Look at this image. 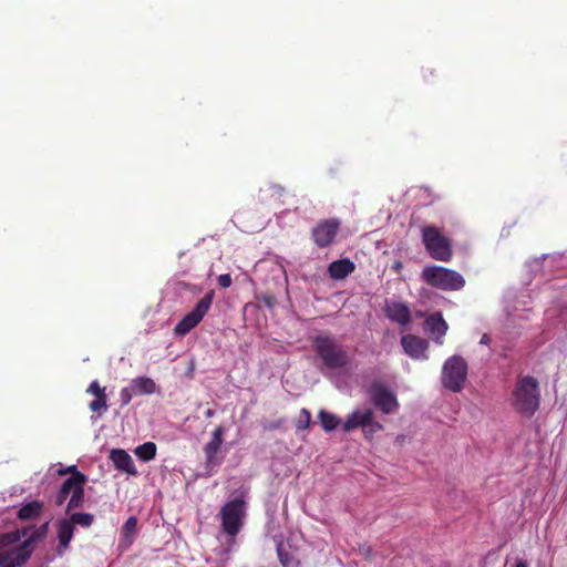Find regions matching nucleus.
Masks as SVG:
<instances>
[{
	"instance_id": "f257e3e1",
	"label": "nucleus",
	"mask_w": 567,
	"mask_h": 567,
	"mask_svg": "<svg viewBox=\"0 0 567 567\" xmlns=\"http://www.w3.org/2000/svg\"><path fill=\"white\" fill-rule=\"evenodd\" d=\"M511 403L517 413L532 417L540 404V389L537 379L530 375L519 377L513 389Z\"/></svg>"
},
{
	"instance_id": "f03ea898",
	"label": "nucleus",
	"mask_w": 567,
	"mask_h": 567,
	"mask_svg": "<svg viewBox=\"0 0 567 567\" xmlns=\"http://www.w3.org/2000/svg\"><path fill=\"white\" fill-rule=\"evenodd\" d=\"M421 279L429 286L443 291H457L465 286V279L458 271L437 265L425 266L422 269Z\"/></svg>"
},
{
	"instance_id": "7ed1b4c3",
	"label": "nucleus",
	"mask_w": 567,
	"mask_h": 567,
	"mask_svg": "<svg viewBox=\"0 0 567 567\" xmlns=\"http://www.w3.org/2000/svg\"><path fill=\"white\" fill-rule=\"evenodd\" d=\"M421 239L431 258L439 261H450L453 258L452 240L436 226L424 225L421 227Z\"/></svg>"
},
{
	"instance_id": "20e7f679",
	"label": "nucleus",
	"mask_w": 567,
	"mask_h": 567,
	"mask_svg": "<svg viewBox=\"0 0 567 567\" xmlns=\"http://www.w3.org/2000/svg\"><path fill=\"white\" fill-rule=\"evenodd\" d=\"M313 347L317 355L329 369H342L350 362L348 352L330 336H317Z\"/></svg>"
},
{
	"instance_id": "39448f33",
	"label": "nucleus",
	"mask_w": 567,
	"mask_h": 567,
	"mask_svg": "<svg viewBox=\"0 0 567 567\" xmlns=\"http://www.w3.org/2000/svg\"><path fill=\"white\" fill-rule=\"evenodd\" d=\"M223 532L234 538L244 526L246 516V502L243 497L228 501L219 511Z\"/></svg>"
},
{
	"instance_id": "423d86ee",
	"label": "nucleus",
	"mask_w": 567,
	"mask_h": 567,
	"mask_svg": "<svg viewBox=\"0 0 567 567\" xmlns=\"http://www.w3.org/2000/svg\"><path fill=\"white\" fill-rule=\"evenodd\" d=\"M467 363L461 355H452L442 368L441 381L445 389L461 392L467 377Z\"/></svg>"
},
{
	"instance_id": "0eeeda50",
	"label": "nucleus",
	"mask_w": 567,
	"mask_h": 567,
	"mask_svg": "<svg viewBox=\"0 0 567 567\" xmlns=\"http://www.w3.org/2000/svg\"><path fill=\"white\" fill-rule=\"evenodd\" d=\"M215 292L208 291L184 318L175 326L174 333L185 336L190 332L207 315L212 307Z\"/></svg>"
},
{
	"instance_id": "6e6552de",
	"label": "nucleus",
	"mask_w": 567,
	"mask_h": 567,
	"mask_svg": "<svg viewBox=\"0 0 567 567\" xmlns=\"http://www.w3.org/2000/svg\"><path fill=\"white\" fill-rule=\"evenodd\" d=\"M369 396L374 406L384 414L394 413L399 409L396 395L383 383L373 382L368 389Z\"/></svg>"
},
{
	"instance_id": "1a4fd4ad",
	"label": "nucleus",
	"mask_w": 567,
	"mask_h": 567,
	"mask_svg": "<svg viewBox=\"0 0 567 567\" xmlns=\"http://www.w3.org/2000/svg\"><path fill=\"white\" fill-rule=\"evenodd\" d=\"M362 427L367 433H375L383 429L382 424L373 420L372 410L354 411L352 412L347 421L343 423V431L350 432L354 429Z\"/></svg>"
},
{
	"instance_id": "9d476101",
	"label": "nucleus",
	"mask_w": 567,
	"mask_h": 567,
	"mask_svg": "<svg viewBox=\"0 0 567 567\" xmlns=\"http://www.w3.org/2000/svg\"><path fill=\"white\" fill-rule=\"evenodd\" d=\"M340 225V220L336 218L320 220L311 230L315 244L319 248L329 247L333 243Z\"/></svg>"
},
{
	"instance_id": "9b49d317",
	"label": "nucleus",
	"mask_w": 567,
	"mask_h": 567,
	"mask_svg": "<svg viewBox=\"0 0 567 567\" xmlns=\"http://www.w3.org/2000/svg\"><path fill=\"white\" fill-rule=\"evenodd\" d=\"M225 433V427L223 425L217 426L209 442H207L204 446L205 453V467L209 471L214 470L220 462L217 458V454L223 444V436Z\"/></svg>"
},
{
	"instance_id": "f8f14e48",
	"label": "nucleus",
	"mask_w": 567,
	"mask_h": 567,
	"mask_svg": "<svg viewBox=\"0 0 567 567\" xmlns=\"http://www.w3.org/2000/svg\"><path fill=\"white\" fill-rule=\"evenodd\" d=\"M384 313L389 320L400 326H406L411 322L412 316L409 306L396 300H386Z\"/></svg>"
},
{
	"instance_id": "ddd939ff",
	"label": "nucleus",
	"mask_w": 567,
	"mask_h": 567,
	"mask_svg": "<svg viewBox=\"0 0 567 567\" xmlns=\"http://www.w3.org/2000/svg\"><path fill=\"white\" fill-rule=\"evenodd\" d=\"M401 344L409 357L413 359L427 358L425 352L429 348V342L425 339L414 334H406L401 338Z\"/></svg>"
},
{
	"instance_id": "4468645a",
	"label": "nucleus",
	"mask_w": 567,
	"mask_h": 567,
	"mask_svg": "<svg viewBox=\"0 0 567 567\" xmlns=\"http://www.w3.org/2000/svg\"><path fill=\"white\" fill-rule=\"evenodd\" d=\"M424 328L437 344H443V338L449 329V326L441 312H434L430 315L425 319Z\"/></svg>"
},
{
	"instance_id": "2eb2a0df",
	"label": "nucleus",
	"mask_w": 567,
	"mask_h": 567,
	"mask_svg": "<svg viewBox=\"0 0 567 567\" xmlns=\"http://www.w3.org/2000/svg\"><path fill=\"white\" fill-rule=\"evenodd\" d=\"M355 265L348 258L332 261L328 267V274L333 280H342L352 274Z\"/></svg>"
},
{
	"instance_id": "dca6fc26",
	"label": "nucleus",
	"mask_w": 567,
	"mask_h": 567,
	"mask_svg": "<svg viewBox=\"0 0 567 567\" xmlns=\"http://www.w3.org/2000/svg\"><path fill=\"white\" fill-rule=\"evenodd\" d=\"M111 460L115 467L127 474L136 475L137 471L131 455L124 450H113L111 452Z\"/></svg>"
},
{
	"instance_id": "f3484780",
	"label": "nucleus",
	"mask_w": 567,
	"mask_h": 567,
	"mask_svg": "<svg viewBox=\"0 0 567 567\" xmlns=\"http://www.w3.org/2000/svg\"><path fill=\"white\" fill-rule=\"evenodd\" d=\"M76 477L78 481L71 492L66 512L82 507L84 502V484L86 482V476L83 473H76Z\"/></svg>"
},
{
	"instance_id": "a211bd4d",
	"label": "nucleus",
	"mask_w": 567,
	"mask_h": 567,
	"mask_svg": "<svg viewBox=\"0 0 567 567\" xmlns=\"http://www.w3.org/2000/svg\"><path fill=\"white\" fill-rule=\"evenodd\" d=\"M74 527L72 523L68 519H60L58 522V539H59V549L58 554L61 556L63 550H65L73 537Z\"/></svg>"
},
{
	"instance_id": "6ab92c4d",
	"label": "nucleus",
	"mask_w": 567,
	"mask_h": 567,
	"mask_svg": "<svg viewBox=\"0 0 567 567\" xmlns=\"http://www.w3.org/2000/svg\"><path fill=\"white\" fill-rule=\"evenodd\" d=\"M135 395L153 394L157 391V384L148 377H137L131 381Z\"/></svg>"
},
{
	"instance_id": "aec40b11",
	"label": "nucleus",
	"mask_w": 567,
	"mask_h": 567,
	"mask_svg": "<svg viewBox=\"0 0 567 567\" xmlns=\"http://www.w3.org/2000/svg\"><path fill=\"white\" fill-rule=\"evenodd\" d=\"M43 511V503L40 501H31L23 505L17 513V517L21 520L35 519Z\"/></svg>"
},
{
	"instance_id": "412c9836",
	"label": "nucleus",
	"mask_w": 567,
	"mask_h": 567,
	"mask_svg": "<svg viewBox=\"0 0 567 567\" xmlns=\"http://www.w3.org/2000/svg\"><path fill=\"white\" fill-rule=\"evenodd\" d=\"M76 481H78V477L75 474L74 476L68 477L63 482V484L61 485V487L55 496V499H54V503L56 506H61L66 501V498L71 495V492H72L74 485L76 484Z\"/></svg>"
},
{
	"instance_id": "4be33fe9",
	"label": "nucleus",
	"mask_w": 567,
	"mask_h": 567,
	"mask_svg": "<svg viewBox=\"0 0 567 567\" xmlns=\"http://www.w3.org/2000/svg\"><path fill=\"white\" fill-rule=\"evenodd\" d=\"M156 451H157V447L154 442H145V443L138 445L134 450V453L140 461L150 462L155 458Z\"/></svg>"
},
{
	"instance_id": "5701e85b",
	"label": "nucleus",
	"mask_w": 567,
	"mask_h": 567,
	"mask_svg": "<svg viewBox=\"0 0 567 567\" xmlns=\"http://www.w3.org/2000/svg\"><path fill=\"white\" fill-rule=\"evenodd\" d=\"M277 554L282 567H300V561L281 543L277 546Z\"/></svg>"
},
{
	"instance_id": "b1692460",
	"label": "nucleus",
	"mask_w": 567,
	"mask_h": 567,
	"mask_svg": "<svg viewBox=\"0 0 567 567\" xmlns=\"http://www.w3.org/2000/svg\"><path fill=\"white\" fill-rule=\"evenodd\" d=\"M321 426L326 432H331L338 427L340 424V419H338L334 414H331L324 410H321L318 414Z\"/></svg>"
},
{
	"instance_id": "393cba45",
	"label": "nucleus",
	"mask_w": 567,
	"mask_h": 567,
	"mask_svg": "<svg viewBox=\"0 0 567 567\" xmlns=\"http://www.w3.org/2000/svg\"><path fill=\"white\" fill-rule=\"evenodd\" d=\"M74 525H81L83 527H90L94 522V516L89 513H73L68 519Z\"/></svg>"
},
{
	"instance_id": "a878e982",
	"label": "nucleus",
	"mask_w": 567,
	"mask_h": 567,
	"mask_svg": "<svg viewBox=\"0 0 567 567\" xmlns=\"http://www.w3.org/2000/svg\"><path fill=\"white\" fill-rule=\"evenodd\" d=\"M311 424V413L307 409H301L298 417L295 421V426L297 431H303L308 429Z\"/></svg>"
},
{
	"instance_id": "bb28decb",
	"label": "nucleus",
	"mask_w": 567,
	"mask_h": 567,
	"mask_svg": "<svg viewBox=\"0 0 567 567\" xmlns=\"http://www.w3.org/2000/svg\"><path fill=\"white\" fill-rule=\"evenodd\" d=\"M89 408L93 413H97V415H102L109 408L107 406V396L100 395L99 398H95L92 402H90Z\"/></svg>"
},
{
	"instance_id": "cd10ccee",
	"label": "nucleus",
	"mask_w": 567,
	"mask_h": 567,
	"mask_svg": "<svg viewBox=\"0 0 567 567\" xmlns=\"http://www.w3.org/2000/svg\"><path fill=\"white\" fill-rule=\"evenodd\" d=\"M136 527L137 518L134 516L128 517L122 527V533L124 537L130 538L131 536H133L136 532Z\"/></svg>"
},
{
	"instance_id": "c85d7f7f",
	"label": "nucleus",
	"mask_w": 567,
	"mask_h": 567,
	"mask_svg": "<svg viewBox=\"0 0 567 567\" xmlns=\"http://www.w3.org/2000/svg\"><path fill=\"white\" fill-rule=\"evenodd\" d=\"M134 395L135 393L131 384L130 386L123 388L120 392V400L122 406L127 405L132 401Z\"/></svg>"
},
{
	"instance_id": "c756f323",
	"label": "nucleus",
	"mask_w": 567,
	"mask_h": 567,
	"mask_svg": "<svg viewBox=\"0 0 567 567\" xmlns=\"http://www.w3.org/2000/svg\"><path fill=\"white\" fill-rule=\"evenodd\" d=\"M86 392L94 395L95 398H99L100 395H106L105 388H102L96 380L90 383Z\"/></svg>"
},
{
	"instance_id": "7c9ffc66",
	"label": "nucleus",
	"mask_w": 567,
	"mask_h": 567,
	"mask_svg": "<svg viewBox=\"0 0 567 567\" xmlns=\"http://www.w3.org/2000/svg\"><path fill=\"white\" fill-rule=\"evenodd\" d=\"M358 551L360 555H362L364 557V559L367 560H371L372 557H373V553H372V548L370 545L368 544H360L359 547H358Z\"/></svg>"
},
{
	"instance_id": "2f4dec72",
	"label": "nucleus",
	"mask_w": 567,
	"mask_h": 567,
	"mask_svg": "<svg viewBox=\"0 0 567 567\" xmlns=\"http://www.w3.org/2000/svg\"><path fill=\"white\" fill-rule=\"evenodd\" d=\"M11 564H16L9 550L0 553V567H10Z\"/></svg>"
},
{
	"instance_id": "473e14b6",
	"label": "nucleus",
	"mask_w": 567,
	"mask_h": 567,
	"mask_svg": "<svg viewBox=\"0 0 567 567\" xmlns=\"http://www.w3.org/2000/svg\"><path fill=\"white\" fill-rule=\"evenodd\" d=\"M231 276L229 274H223L218 277V285L221 288H228L231 286Z\"/></svg>"
},
{
	"instance_id": "72a5a7b5",
	"label": "nucleus",
	"mask_w": 567,
	"mask_h": 567,
	"mask_svg": "<svg viewBox=\"0 0 567 567\" xmlns=\"http://www.w3.org/2000/svg\"><path fill=\"white\" fill-rule=\"evenodd\" d=\"M60 474H65V473H70L71 476H74L75 473H80L78 470H76V466L75 465H72L70 467H68L65 471H60L59 472Z\"/></svg>"
},
{
	"instance_id": "f704fd0d",
	"label": "nucleus",
	"mask_w": 567,
	"mask_h": 567,
	"mask_svg": "<svg viewBox=\"0 0 567 567\" xmlns=\"http://www.w3.org/2000/svg\"><path fill=\"white\" fill-rule=\"evenodd\" d=\"M514 567H527V564L525 560H522V559H518L516 563H515V566Z\"/></svg>"
},
{
	"instance_id": "c9c22d12",
	"label": "nucleus",
	"mask_w": 567,
	"mask_h": 567,
	"mask_svg": "<svg viewBox=\"0 0 567 567\" xmlns=\"http://www.w3.org/2000/svg\"><path fill=\"white\" fill-rule=\"evenodd\" d=\"M488 341H489V338H488V336H487V334H484V336L482 337V339H481V343H485V344H486Z\"/></svg>"
},
{
	"instance_id": "e433bc0d",
	"label": "nucleus",
	"mask_w": 567,
	"mask_h": 567,
	"mask_svg": "<svg viewBox=\"0 0 567 567\" xmlns=\"http://www.w3.org/2000/svg\"><path fill=\"white\" fill-rule=\"evenodd\" d=\"M214 413H215V412H214V410L208 409V410L205 412V415H206V417H212V416L214 415Z\"/></svg>"
},
{
	"instance_id": "4c0bfd02",
	"label": "nucleus",
	"mask_w": 567,
	"mask_h": 567,
	"mask_svg": "<svg viewBox=\"0 0 567 567\" xmlns=\"http://www.w3.org/2000/svg\"><path fill=\"white\" fill-rule=\"evenodd\" d=\"M6 537H8V538L10 537V538H12V540H17L18 539L17 536H12V535H6Z\"/></svg>"
},
{
	"instance_id": "58836bf2",
	"label": "nucleus",
	"mask_w": 567,
	"mask_h": 567,
	"mask_svg": "<svg viewBox=\"0 0 567 567\" xmlns=\"http://www.w3.org/2000/svg\"><path fill=\"white\" fill-rule=\"evenodd\" d=\"M395 268H396V269L401 268V262H396V264H395Z\"/></svg>"
}]
</instances>
